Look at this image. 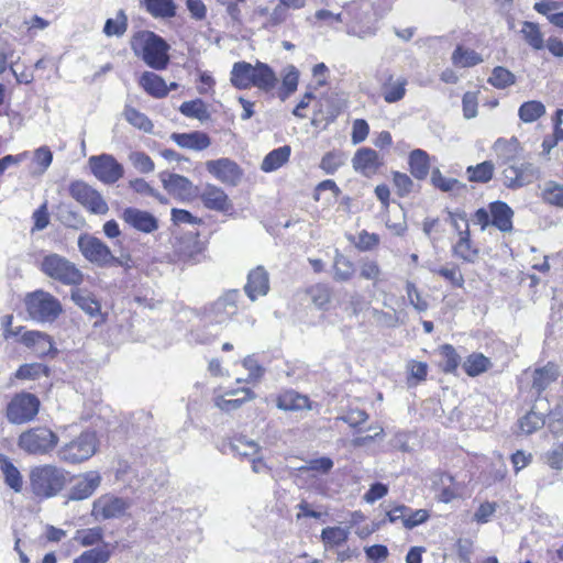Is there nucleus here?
Segmentation results:
<instances>
[{
  "label": "nucleus",
  "mask_w": 563,
  "mask_h": 563,
  "mask_svg": "<svg viewBox=\"0 0 563 563\" xmlns=\"http://www.w3.org/2000/svg\"><path fill=\"white\" fill-rule=\"evenodd\" d=\"M131 49L148 67L163 70L169 64V44L152 31H139L131 37Z\"/></svg>",
  "instance_id": "1"
},
{
  "label": "nucleus",
  "mask_w": 563,
  "mask_h": 563,
  "mask_svg": "<svg viewBox=\"0 0 563 563\" xmlns=\"http://www.w3.org/2000/svg\"><path fill=\"white\" fill-rule=\"evenodd\" d=\"M58 435L45 426H37L23 431L18 438L20 450L30 455H46L58 444Z\"/></svg>",
  "instance_id": "2"
},
{
  "label": "nucleus",
  "mask_w": 563,
  "mask_h": 563,
  "mask_svg": "<svg viewBox=\"0 0 563 563\" xmlns=\"http://www.w3.org/2000/svg\"><path fill=\"white\" fill-rule=\"evenodd\" d=\"M64 473L55 466L42 465L30 472V485L37 497L49 498L57 495L65 485Z\"/></svg>",
  "instance_id": "3"
},
{
  "label": "nucleus",
  "mask_w": 563,
  "mask_h": 563,
  "mask_svg": "<svg viewBox=\"0 0 563 563\" xmlns=\"http://www.w3.org/2000/svg\"><path fill=\"white\" fill-rule=\"evenodd\" d=\"M24 303L29 318L40 323L53 322L62 312L58 299L44 290L27 294Z\"/></svg>",
  "instance_id": "4"
},
{
  "label": "nucleus",
  "mask_w": 563,
  "mask_h": 563,
  "mask_svg": "<svg viewBox=\"0 0 563 563\" xmlns=\"http://www.w3.org/2000/svg\"><path fill=\"white\" fill-rule=\"evenodd\" d=\"M40 399L31 393L15 394L5 408V417L12 424H24L33 421L40 411Z\"/></svg>",
  "instance_id": "5"
},
{
  "label": "nucleus",
  "mask_w": 563,
  "mask_h": 563,
  "mask_svg": "<svg viewBox=\"0 0 563 563\" xmlns=\"http://www.w3.org/2000/svg\"><path fill=\"white\" fill-rule=\"evenodd\" d=\"M88 162L95 177L106 185L117 183L124 175L123 165L110 154L91 156Z\"/></svg>",
  "instance_id": "6"
},
{
  "label": "nucleus",
  "mask_w": 563,
  "mask_h": 563,
  "mask_svg": "<svg viewBox=\"0 0 563 563\" xmlns=\"http://www.w3.org/2000/svg\"><path fill=\"white\" fill-rule=\"evenodd\" d=\"M130 506V501L125 498L104 494L92 503L91 516L96 521L120 518Z\"/></svg>",
  "instance_id": "7"
},
{
  "label": "nucleus",
  "mask_w": 563,
  "mask_h": 563,
  "mask_svg": "<svg viewBox=\"0 0 563 563\" xmlns=\"http://www.w3.org/2000/svg\"><path fill=\"white\" fill-rule=\"evenodd\" d=\"M78 247L81 254L90 263L98 267H109V258H111V250L100 239L84 234L78 239Z\"/></svg>",
  "instance_id": "8"
},
{
  "label": "nucleus",
  "mask_w": 563,
  "mask_h": 563,
  "mask_svg": "<svg viewBox=\"0 0 563 563\" xmlns=\"http://www.w3.org/2000/svg\"><path fill=\"white\" fill-rule=\"evenodd\" d=\"M73 198H75L91 213L106 214L109 211L108 203L100 192L85 183H73Z\"/></svg>",
  "instance_id": "9"
},
{
  "label": "nucleus",
  "mask_w": 563,
  "mask_h": 563,
  "mask_svg": "<svg viewBox=\"0 0 563 563\" xmlns=\"http://www.w3.org/2000/svg\"><path fill=\"white\" fill-rule=\"evenodd\" d=\"M159 179L163 187L181 201L191 200L198 194L197 187L185 176L164 172L159 174Z\"/></svg>",
  "instance_id": "10"
},
{
  "label": "nucleus",
  "mask_w": 563,
  "mask_h": 563,
  "mask_svg": "<svg viewBox=\"0 0 563 563\" xmlns=\"http://www.w3.org/2000/svg\"><path fill=\"white\" fill-rule=\"evenodd\" d=\"M206 168L218 180L230 186H236L243 176L240 166L234 161L227 157L208 161Z\"/></svg>",
  "instance_id": "11"
},
{
  "label": "nucleus",
  "mask_w": 563,
  "mask_h": 563,
  "mask_svg": "<svg viewBox=\"0 0 563 563\" xmlns=\"http://www.w3.org/2000/svg\"><path fill=\"white\" fill-rule=\"evenodd\" d=\"M122 220L142 233H153L158 229L157 218L148 211L128 207L122 211Z\"/></svg>",
  "instance_id": "12"
},
{
  "label": "nucleus",
  "mask_w": 563,
  "mask_h": 563,
  "mask_svg": "<svg viewBox=\"0 0 563 563\" xmlns=\"http://www.w3.org/2000/svg\"><path fill=\"white\" fill-rule=\"evenodd\" d=\"M42 272L64 285H70V262L58 254L46 255L41 263Z\"/></svg>",
  "instance_id": "13"
},
{
  "label": "nucleus",
  "mask_w": 563,
  "mask_h": 563,
  "mask_svg": "<svg viewBox=\"0 0 563 563\" xmlns=\"http://www.w3.org/2000/svg\"><path fill=\"white\" fill-rule=\"evenodd\" d=\"M102 477L98 471H89L73 476V500L89 498L98 489Z\"/></svg>",
  "instance_id": "14"
},
{
  "label": "nucleus",
  "mask_w": 563,
  "mask_h": 563,
  "mask_svg": "<svg viewBox=\"0 0 563 563\" xmlns=\"http://www.w3.org/2000/svg\"><path fill=\"white\" fill-rule=\"evenodd\" d=\"M98 438L95 430L82 431L76 440H73V463H80L89 460L96 454Z\"/></svg>",
  "instance_id": "15"
},
{
  "label": "nucleus",
  "mask_w": 563,
  "mask_h": 563,
  "mask_svg": "<svg viewBox=\"0 0 563 563\" xmlns=\"http://www.w3.org/2000/svg\"><path fill=\"white\" fill-rule=\"evenodd\" d=\"M269 290V275L264 266H257L250 271L244 286L246 296L255 301L260 296L267 295Z\"/></svg>",
  "instance_id": "16"
},
{
  "label": "nucleus",
  "mask_w": 563,
  "mask_h": 563,
  "mask_svg": "<svg viewBox=\"0 0 563 563\" xmlns=\"http://www.w3.org/2000/svg\"><path fill=\"white\" fill-rule=\"evenodd\" d=\"M276 407L283 411L298 412L312 410V401L307 395L295 389H286L276 397Z\"/></svg>",
  "instance_id": "17"
},
{
  "label": "nucleus",
  "mask_w": 563,
  "mask_h": 563,
  "mask_svg": "<svg viewBox=\"0 0 563 563\" xmlns=\"http://www.w3.org/2000/svg\"><path fill=\"white\" fill-rule=\"evenodd\" d=\"M353 168L363 176L369 177L378 170L382 162L378 153L369 147H362L356 151L352 158Z\"/></svg>",
  "instance_id": "18"
},
{
  "label": "nucleus",
  "mask_w": 563,
  "mask_h": 563,
  "mask_svg": "<svg viewBox=\"0 0 563 563\" xmlns=\"http://www.w3.org/2000/svg\"><path fill=\"white\" fill-rule=\"evenodd\" d=\"M21 343L41 357L56 354L51 336L41 331H25L21 336Z\"/></svg>",
  "instance_id": "19"
},
{
  "label": "nucleus",
  "mask_w": 563,
  "mask_h": 563,
  "mask_svg": "<svg viewBox=\"0 0 563 563\" xmlns=\"http://www.w3.org/2000/svg\"><path fill=\"white\" fill-rule=\"evenodd\" d=\"M239 297L238 290H231L224 296L220 297L211 308L212 320L216 323H223L233 317L236 311V300Z\"/></svg>",
  "instance_id": "20"
},
{
  "label": "nucleus",
  "mask_w": 563,
  "mask_h": 563,
  "mask_svg": "<svg viewBox=\"0 0 563 563\" xmlns=\"http://www.w3.org/2000/svg\"><path fill=\"white\" fill-rule=\"evenodd\" d=\"M489 212L492 218V225L497 228L503 233L512 231L514 210L505 201L497 200L490 202Z\"/></svg>",
  "instance_id": "21"
},
{
  "label": "nucleus",
  "mask_w": 563,
  "mask_h": 563,
  "mask_svg": "<svg viewBox=\"0 0 563 563\" xmlns=\"http://www.w3.org/2000/svg\"><path fill=\"white\" fill-rule=\"evenodd\" d=\"M201 201L207 209L227 212L232 205L228 195L214 185L208 184L200 195Z\"/></svg>",
  "instance_id": "22"
},
{
  "label": "nucleus",
  "mask_w": 563,
  "mask_h": 563,
  "mask_svg": "<svg viewBox=\"0 0 563 563\" xmlns=\"http://www.w3.org/2000/svg\"><path fill=\"white\" fill-rule=\"evenodd\" d=\"M560 376L559 365L548 362L542 367H537L532 373L531 388L540 396Z\"/></svg>",
  "instance_id": "23"
},
{
  "label": "nucleus",
  "mask_w": 563,
  "mask_h": 563,
  "mask_svg": "<svg viewBox=\"0 0 563 563\" xmlns=\"http://www.w3.org/2000/svg\"><path fill=\"white\" fill-rule=\"evenodd\" d=\"M453 255L466 263H475L479 255V250L471 241L470 225L466 223L464 231H459V240L452 247Z\"/></svg>",
  "instance_id": "24"
},
{
  "label": "nucleus",
  "mask_w": 563,
  "mask_h": 563,
  "mask_svg": "<svg viewBox=\"0 0 563 563\" xmlns=\"http://www.w3.org/2000/svg\"><path fill=\"white\" fill-rule=\"evenodd\" d=\"M500 164H509L518 161L522 153V147L517 137L509 140L498 139L493 146Z\"/></svg>",
  "instance_id": "25"
},
{
  "label": "nucleus",
  "mask_w": 563,
  "mask_h": 563,
  "mask_svg": "<svg viewBox=\"0 0 563 563\" xmlns=\"http://www.w3.org/2000/svg\"><path fill=\"white\" fill-rule=\"evenodd\" d=\"M73 302H75L89 317L100 318L99 321L95 322V325L104 321V318L101 313V303L92 292L81 289L73 291Z\"/></svg>",
  "instance_id": "26"
},
{
  "label": "nucleus",
  "mask_w": 563,
  "mask_h": 563,
  "mask_svg": "<svg viewBox=\"0 0 563 563\" xmlns=\"http://www.w3.org/2000/svg\"><path fill=\"white\" fill-rule=\"evenodd\" d=\"M170 139L178 146L194 151L206 150L211 144L209 135L201 131H194L190 133H173Z\"/></svg>",
  "instance_id": "27"
},
{
  "label": "nucleus",
  "mask_w": 563,
  "mask_h": 563,
  "mask_svg": "<svg viewBox=\"0 0 563 563\" xmlns=\"http://www.w3.org/2000/svg\"><path fill=\"white\" fill-rule=\"evenodd\" d=\"M408 85L407 78L400 76L395 78L389 74L382 85V95L387 103H395L400 101L406 95V86Z\"/></svg>",
  "instance_id": "28"
},
{
  "label": "nucleus",
  "mask_w": 563,
  "mask_h": 563,
  "mask_svg": "<svg viewBox=\"0 0 563 563\" xmlns=\"http://www.w3.org/2000/svg\"><path fill=\"white\" fill-rule=\"evenodd\" d=\"M254 65L247 62H236L230 73V81L236 89H250L253 87Z\"/></svg>",
  "instance_id": "29"
},
{
  "label": "nucleus",
  "mask_w": 563,
  "mask_h": 563,
  "mask_svg": "<svg viewBox=\"0 0 563 563\" xmlns=\"http://www.w3.org/2000/svg\"><path fill=\"white\" fill-rule=\"evenodd\" d=\"M278 79L273 68L262 62L254 65L253 87L263 91H271L275 88Z\"/></svg>",
  "instance_id": "30"
},
{
  "label": "nucleus",
  "mask_w": 563,
  "mask_h": 563,
  "mask_svg": "<svg viewBox=\"0 0 563 563\" xmlns=\"http://www.w3.org/2000/svg\"><path fill=\"white\" fill-rule=\"evenodd\" d=\"M140 86L154 98H164L168 95L165 80L153 71H144L140 77Z\"/></svg>",
  "instance_id": "31"
},
{
  "label": "nucleus",
  "mask_w": 563,
  "mask_h": 563,
  "mask_svg": "<svg viewBox=\"0 0 563 563\" xmlns=\"http://www.w3.org/2000/svg\"><path fill=\"white\" fill-rule=\"evenodd\" d=\"M0 470L3 474L4 483L14 492L21 493L23 487V478L16 466L10 459L0 454Z\"/></svg>",
  "instance_id": "32"
},
{
  "label": "nucleus",
  "mask_w": 563,
  "mask_h": 563,
  "mask_svg": "<svg viewBox=\"0 0 563 563\" xmlns=\"http://www.w3.org/2000/svg\"><path fill=\"white\" fill-rule=\"evenodd\" d=\"M291 148L289 145H283L271 151L262 161L261 169L265 173H272L285 165L290 157Z\"/></svg>",
  "instance_id": "33"
},
{
  "label": "nucleus",
  "mask_w": 563,
  "mask_h": 563,
  "mask_svg": "<svg viewBox=\"0 0 563 563\" xmlns=\"http://www.w3.org/2000/svg\"><path fill=\"white\" fill-rule=\"evenodd\" d=\"M409 167L411 175L419 180L424 179L430 170L429 155L426 151L417 148L409 154Z\"/></svg>",
  "instance_id": "34"
},
{
  "label": "nucleus",
  "mask_w": 563,
  "mask_h": 563,
  "mask_svg": "<svg viewBox=\"0 0 563 563\" xmlns=\"http://www.w3.org/2000/svg\"><path fill=\"white\" fill-rule=\"evenodd\" d=\"M239 391L243 393L244 396L242 398L235 399H225L223 396H219L214 399V406L219 408L221 411L230 412L241 408V406L255 397L254 393L249 388H243L241 390H232L228 391L225 395L234 396Z\"/></svg>",
  "instance_id": "35"
},
{
  "label": "nucleus",
  "mask_w": 563,
  "mask_h": 563,
  "mask_svg": "<svg viewBox=\"0 0 563 563\" xmlns=\"http://www.w3.org/2000/svg\"><path fill=\"white\" fill-rule=\"evenodd\" d=\"M354 273L355 266L353 262L349 257L336 251L333 262L334 280L340 283L349 282L353 277Z\"/></svg>",
  "instance_id": "36"
},
{
  "label": "nucleus",
  "mask_w": 563,
  "mask_h": 563,
  "mask_svg": "<svg viewBox=\"0 0 563 563\" xmlns=\"http://www.w3.org/2000/svg\"><path fill=\"white\" fill-rule=\"evenodd\" d=\"M146 11L154 18H173L176 5L173 0H141Z\"/></svg>",
  "instance_id": "37"
},
{
  "label": "nucleus",
  "mask_w": 563,
  "mask_h": 563,
  "mask_svg": "<svg viewBox=\"0 0 563 563\" xmlns=\"http://www.w3.org/2000/svg\"><path fill=\"white\" fill-rule=\"evenodd\" d=\"M128 15L123 9H120L114 18L106 20L102 32L108 37H122L128 30Z\"/></svg>",
  "instance_id": "38"
},
{
  "label": "nucleus",
  "mask_w": 563,
  "mask_h": 563,
  "mask_svg": "<svg viewBox=\"0 0 563 563\" xmlns=\"http://www.w3.org/2000/svg\"><path fill=\"white\" fill-rule=\"evenodd\" d=\"M495 166L490 161H485L466 168L467 178L472 183H488L494 175Z\"/></svg>",
  "instance_id": "39"
},
{
  "label": "nucleus",
  "mask_w": 563,
  "mask_h": 563,
  "mask_svg": "<svg viewBox=\"0 0 563 563\" xmlns=\"http://www.w3.org/2000/svg\"><path fill=\"white\" fill-rule=\"evenodd\" d=\"M490 365L489 358L482 353H473L464 361L463 368L468 376L475 377L486 372Z\"/></svg>",
  "instance_id": "40"
},
{
  "label": "nucleus",
  "mask_w": 563,
  "mask_h": 563,
  "mask_svg": "<svg viewBox=\"0 0 563 563\" xmlns=\"http://www.w3.org/2000/svg\"><path fill=\"white\" fill-rule=\"evenodd\" d=\"M545 113V107L541 101L531 100L523 102L518 110L520 120L525 123H532Z\"/></svg>",
  "instance_id": "41"
},
{
  "label": "nucleus",
  "mask_w": 563,
  "mask_h": 563,
  "mask_svg": "<svg viewBox=\"0 0 563 563\" xmlns=\"http://www.w3.org/2000/svg\"><path fill=\"white\" fill-rule=\"evenodd\" d=\"M519 187L532 184L540 178V168L530 162L516 161Z\"/></svg>",
  "instance_id": "42"
},
{
  "label": "nucleus",
  "mask_w": 563,
  "mask_h": 563,
  "mask_svg": "<svg viewBox=\"0 0 563 563\" xmlns=\"http://www.w3.org/2000/svg\"><path fill=\"white\" fill-rule=\"evenodd\" d=\"M179 111L185 117L198 119L200 121H205L210 117L206 103L199 98L183 102Z\"/></svg>",
  "instance_id": "43"
},
{
  "label": "nucleus",
  "mask_w": 563,
  "mask_h": 563,
  "mask_svg": "<svg viewBox=\"0 0 563 563\" xmlns=\"http://www.w3.org/2000/svg\"><path fill=\"white\" fill-rule=\"evenodd\" d=\"M349 539V530L342 527H327L321 532V540L327 548L341 545Z\"/></svg>",
  "instance_id": "44"
},
{
  "label": "nucleus",
  "mask_w": 563,
  "mask_h": 563,
  "mask_svg": "<svg viewBox=\"0 0 563 563\" xmlns=\"http://www.w3.org/2000/svg\"><path fill=\"white\" fill-rule=\"evenodd\" d=\"M488 82L497 89H505L516 82V76L507 68L496 66L488 78Z\"/></svg>",
  "instance_id": "45"
},
{
  "label": "nucleus",
  "mask_w": 563,
  "mask_h": 563,
  "mask_svg": "<svg viewBox=\"0 0 563 563\" xmlns=\"http://www.w3.org/2000/svg\"><path fill=\"white\" fill-rule=\"evenodd\" d=\"M545 423L544 416L536 412L533 409L526 413L519 420V427L526 434H531L541 429Z\"/></svg>",
  "instance_id": "46"
},
{
  "label": "nucleus",
  "mask_w": 563,
  "mask_h": 563,
  "mask_svg": "<svg viewBox=\"0 0 563 563\" xmlns=\"http://www.w3.org/2000/svg\"><path fill=\"white\" fill-rule=\"evenodd\" d=\"M124 118L133 126L143 130L144 132H151L153 129L152 121L142 112L132 107H125Z\"/></svg>",
  "instance_id": "47"
},
{
  "label": "nucleus",
  "mask_w": 563,
  "mask_h": 563,
  "mask_svg": "<svg viewBox=\"0 0 563 563\" xmlns=\"http://www.w3.org/2000/svg\"><path fill=\"white\" fill-rule=\"evenodd\" d=\"M452 60L455 65L471 67L479 64L482 57L475 51L464 49L462 46H457L452 54Z\"/></svg>",
  "instance_id": "48"
},
{
  "label": "nucleus",
  "mask_w": 563,
  "mask_h": 563,
  "mask_svg": "<svg viewBox=\"0 0 563 563\" xmlns=\"http://www.w3.org/2000/svg\"><path fill=\"white\" fill-rule=\"evenodd\" d=\"M440 354L443 357L442 369L445 373H454L460 363L461 356L451 344H444L440 347Z\"/></svg>",
  "instance_id": "49"
},
{
  "label": "nucleus",
  "mask_w": 563,
  "mask_h": 563,
  "mask_svg": "<svg viewBox=\"0 0 563 563\" xmlns=\"http://www.w3.org/2000/svg\"><path fill=\"white\" fill-rule=\"evenodd\" d=\"M521 33L523 34L525 40L531 47H533L534 49L543 48V35L540 32L537 23L526 21L523 23Z\"/></svg>",
  "instance_id": "50"
},
{
  "label": "nucleus",
  "mask_w": 563,
  "mask_h": 563,
  "mask_svg": "<svg viewBox=\"0 0 563 563\" xmlns=\"http://www.w3.org/2000/svg\"><path fill=\"white\" fill-rule=\"evenodd\" d=\"M345 162V155L341 152H328L320 162V168L327 175H333Z\"/></svg>",
  "instance_id": "51"
},
{
  "label": "nucleus",
  "mask_w": 563,
  "mask_h": 563,
  "mask_svg": "<svg viewBox=\"0 0 563 563\" xmlns=\"http://www.w3.org/2000/svg\"><path fill=\"white\" fill-rule=\"evenodd\" d=\"M382 269L376 261L373 260H362L360 265V277L362 279L373 282V285L376 286L378 282H380Z\"/></svg>",
  "instance_id": "52"
},
{
  "label": "nucleus",
  "mask_w": 563,
  "mask_h": 563,
  "mask_svg": "<svg viewBox=\"0 0 563 563\" xmlns=\"http://www.w3.org/2000/svg\"><path fill=\"white\" fill-rule=\"evenodd\" d=\"M543 199L553 206L563 208V185L552 180L545 183Z\"/></svg>",
  "instance_id": "53"
},
{
  "label": "nucleus",
  "mask_w": 563,
  "mask_h": 563,
  "mask_svg": "<svg viewBox=\"0 0 563 563\" xmlns=\"http://www.w3.org/2000/svg\"><path fill=\"white\" fill-rule=\"evenodd\" d=\"M298 80H299L298 69L292 65L288 66L287 71L283 77L284 91L280 92L282 100H285L287 97H289L291 93H294L297 90Z\"/></svg>",
  "instance_id": "54"
},
{
  "label": "nucleus",
  "mask_w": 563,
  "mask_h": 563,
  "mask_svg": "<svg viewBox=\"0 0 563 563\" xmlns=\"http://www.w3.org/2000/svg\"><path fill=\"white\" fill-rule=\"evenodd\" d=\"M74 540L78 541L81 545H93L102 539V529L100 527L77 530Z\"/></svg>",
  "instance_id": "55"
},
{
  "label": "nucleus",
  "mask_w": 563,
  "mask_h": 563,
  "mask_svg": "<svg viewBox=\"0 0 563 563\" xmlns=\"http://www.w3.org/2000/svg\"><path fill=\"white\" fill-rule=\"evenodd\" d=\"M312 302L320 309H325L331 301L332 292L329 286L318 284L310 289Z\"/></svg>",
  "instance_id": "56"
},
{
  "label": "nucleus",
  "mask_w": 563,
  "mask_h": 563,
  "mask_svg": "<svg viewBox=\"0 0 563 563\" xmlns=\"http://www.w3.org/2000/svg\"><path fill=\"white\" fill-rule=\"evenodd\" d=\"M231 449L242 456H253L258 452V444L252 440H246L245 437H239L231 443Z\"/></svg>",
  "instance_id": "57"
},
{
  "label": "nucleus",
  "mask_w": 563,
  "mask_h": 563,
  "mask_svg": "<svg viewBox=\"0 0 563 563\" xmlns=\"http://www.w3.org/2000/svg\"><path fill=\"white\" fill-rule=\"evenodd\" d=\"M129 158L140 173L148 174L155 168L153 159L144 152H132Z\"/></svg>",
  "instance_id": "58"
},
{
  "label": "nucleus",
  "mask_w": 563,
  "mask_h": 563,
  "mask_svg": "<svg viewBox=\"0 0 563 563\" xmlns=\"http://www.w3.org/2000/svg\"><path fill=\"white\" fill-rule=\"evenodd\" d=\"M432 272L449 280L454 287L462 288L464 286V276L456 265H452V267H440Z\"/></svg>",
  "instance_id": "59"
},
{
  "label": "nucleus",
  "mask_w": 563,
  "mask_h": 563,
  "mask_svg": "<svg viewBox=\"0 0 563 563\" xmlns=\"http://www.w3.org/2000/svg\"><path fill=\"white\" fill-rule=\"evenodd\" d=\"M431 183L443 192L452 191L455 186L460 185L457 179L444 177L439 168L432 170Z\"/></svg>",
  "instance_id": "60"
},
{
  "label": "nucleus",
  "mask_w": 563,
  "mask_h": 563,
  "mask_svg": "<svg viewBox=\"0 0 563 563\" xmlns=\"http://www.w3.org/2000/svg\"><path fill=\"white\" fill-rule=\"evenodd\" d=\"M109 560V552L95 548L88 551H85L79 558H77L73 563H106Z\"/></svg>",
  "instance_id": "61"
},
{
  "label": "nucleus",
  "mask_w": 563,
  "mask_h": 563,
  "mask_svg": "<svg viewBox=\"0 0 563 563\" xmlns=\"http://www.w3.org/2000/svg\"><path fill=\"white\" fill-rule=\"evenodd\" d=\"M43 373H46V367L40 363L23 364L18 368L15 377L19 379H35Z\"/></svg>",
  "instance_id": "62"
},
{
  "label": "nucleus",
  "mask_w": 563,
  "mask_h": 563,
  "mask_svg": "<svg viewBox=\"0 0 563 563\" xmlns=\"http://www.w3.org/2000/svg\"><path fill=\"white\" fill-rule=\"evenodd\" d=\"M393 181L397 189L398 196L405 197L412 191L413 181L407 174L394 172Z\"/></svg>",
  "instance_id": "63"
},
{
  "label": "nucleus",
  "mask_w": 563,
  "mask_h": 563,
  "mask_svg": "<svg viewBox=\"0 0 563 563\" xmlns=\"http://www.w3.org/2000/svg\"><path fill=\"white\" fill-rule=\"evenodd\" d=\"M547 464L556 471L563 470V443L555 444L545 453Z\"/></svg>",
  "instance_id": "64"
}]
</instances>
